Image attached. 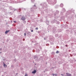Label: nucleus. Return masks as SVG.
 <instances>
[{"label":"nucleus","instance_id":"ddd939ff","mask_svg":"<svg viewBox=\"0 0 76 76\" xmlns=\"http://www.w3.org/2000/svg\"><path fill=\"white\" fill-rule=\"evenodd\" d=\"M61 75L62 76H64V75H63V74H61Z\"/></svg>","mask_w":76,"mask_h":76},{"label":"nucleus","instance_id":"1a4fd4ad","mask_svg":"<svg viewBox=\"0 0 76 76\" xmlns=\"http://www.w3.org/2000/svg\"><path fill=\"white\" fill-rule=\"evenodd\" d=\"M14 23H16V22L15 21H14Z\"/></svg>","mask_w":76,"mask_h":76},{"label":"nucleus","instance_id":"f8f14e48","mask_svg":"<svg viewBox=\"0 0 76 76\" xmlns=\"http://www.w3.org/2000/svg\"><path fill=\"white\" fill-rule=\"evenodd\" d=\"M31 32H33V31H34L32 30H31Z\"/></svg>","mask_w":76,"mask_h":76},{"label":"nucleus","instance_id":"9b49d317","mask_svg":"<svg viewBox=\"0 0 76 76\" xmlns=\"http://www.w3.org/2000/svg\"><path fill=\"white\" fill-rule=\"evenodd\" d=\"M25 36H26V33H24Z\"/></svg>","mask_w":76,"mask_h":76},{"label":"nucleus","instance_id":"f257e3e1","mask_svg":"<svg viewBox=\"0 0 76 76\" xmlns=\"http://www.w3.org/2000/svg\"><path fill=\"white\" fill-rule=\"evenodd\" d=\"M66 75L67 76H72V74H69V73H66Z\"/></svg>","mask_w":76,"mask_h":76},{"label":"nucleus","instance_id":"39448f33","mask_svg":"<svg viewBox=\"0 0 76 76\" xmlns=\"http://www.w3.org/2000/svg\"><path fill=\"white\" fill-rule=\"evenodd\" d=\"M4 66L5 67H7V65H6V64H4Z\"/></svg>","mask_w":76,"mask_h":76},{"label":"nucleus","instance_id":"2eb2a0df","mask_svg":"<svg viewBox=\"0 0 76 76\" xmlns=\"http://www.w3.org/2000/svg\"><path fill=\"white\" fill-rule=\"evenodd\" d=\"M35 57V56H34V57Z\"/></svg>","mask_w":76,"mask_h":76},{"label":"nucleus","instance_id":"423d86ee","mask_svg":"<svg viewBox=\"0 0 76 76\" xmlns=\"http://www.w3.org/2000/svg\"><path fill=\"white\" fill-rule=\"evenodd\" d=\"M56 53H57V54H58V53H59V52L58 51H57L56 52Z\"/></svg>","mask_w":76,"mask_h":76},{"label":"nucleus","instance_id":"20e7f679","mask_svg":"<svg viewBox=\"0 0 76 76\" xmlns=\"http://www.w3.org/2000/svg\"><path fill=\"white\" fill-rule=\"evenodd\" d=\"M21 19H22V20H25V17H23L21 18Z\"/></svg>","mask_w":76,"mask_h":76},{"label":"nucleus","instance_id":"4468645a","mask_svg":"<svg viewBox=\"0 0 76 76\" xmlns=\"http://www.w3.org/2000/svg\"><path fill=\"white\" fill-rule=\"evenodd\" d=\"M66 47H67V45H66L65 46Z\"/></svg>","mask_w":76,"mask_h":76},{"label":"nucleus","instance_id":"9d476101","mask_svg":"<svg viewBox=\"0 0 76 76\" xmlns=\"http://www.w3.org/2000/svg\"><path fill=\"white\" fill-rule=\"evenodd\" d=\"M38 28H36V29H37V30H38Z\"/></svg>","mask_w":76,"mask_h":76},{"label":"nucleus","instance_id":"7ed1b4c3","mask_svg":"<svg viewBox=\"0 0 76 76\" xmlns=\"http://www.w3.org/2000/svg\"><path fill=\"white\" fill-rule=\"evenodd\" d=\"M9 31H10V30L6 31L5 32V33L7 34L8 32H9Z\"/></svg>","mask_w":76,"mask_h":76},{"label":"nucleus","instance_id":"6e6552de","mask_svg":"<svg viewBox=\"0 0 76 76\" xmlns=\"http://www.w3.org/2000/svg\"><path fill=\"white\" fill-rule=\"evenodd\" d=\"M28 75H27V74H26L25 76H27Z\"/></svg>","mask_w":76,"mask_h":76},{"label":"nucleus","instance_id":"0eeeda50","mask_svg":"<svg viewBox=\"0 0 76 76\" xmlns=\"http://www.w3.org/2000/svg\"><path fill=\"white\" fill-rule=\"evenodd\" d=\"M53 76H57V75H56V74H53Z\"/></svg>","mask_w":76,"mask_h":76},{"label":"nucleus","instance_id":"f03ea898","mask_svg":"<svg viewBox=\"0 0 76 76\" xmlns=\"http://www.w3.org/2000/svg\"><path fill=\"white\" fill-rule=\"evenodd\" d=\"M36 72H37V71H36V70H35L34 71H33L32 72V73H33V74L36 73Z\"/></svg>","mask_w":76,"mask_h":76}]
</instances>
